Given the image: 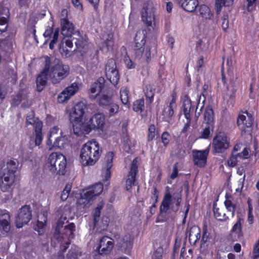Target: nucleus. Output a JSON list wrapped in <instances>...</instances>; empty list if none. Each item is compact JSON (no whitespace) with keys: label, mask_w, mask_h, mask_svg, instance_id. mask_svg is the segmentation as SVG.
Here are the masks:
<instances>
[{"label":"nucleus","mask_w":259,"mask_h":259,"mask_svg":"<svg viewBox=\"0 0 259 259\" xmlns=\"http://www.w3.org/2000/svg\"><path fill=\"white\" fill-rule=\"evenodd\" d=\"M61 33L65 37H69L72 34L77 35L74 42L80 54L79 58L85 64L88 70H94L98 64V51L94 45L89 42L88 39L81 36L79 31L74 33V25L69 20H63L61 23Z\"/></svg>","instance_id":"1"},{"label":"nucleus","mask_w":259,"mask_h":259,"mask_svg":"<svg viewBox=\"0 0 259 259\" xmlns=\"http://www.w3.org/2000/svg\"><path fill=\"white\" fill-rule=\"evenodd\" d=\"M70 212L69 209L63 210V213L57 223L55 232L54 235V239H56L61 244V248L65 250L70 244V240L74 237V232L75 226L73 223H70L68 225H63L67 222L66 215Z\"/></svg>","instance_id":"2"},{"label":"nucleus","mask_w":259,"mask_h":259,"mask_svg":"<svg viewBox=\"0 0 259 259\" xmlns=\"http://www.w3.org/2000/svg\"><path fill=\"white\" fill-rule=\"evenodd\" d=\"M18 166L16 159H8L3 161L0 169V189L3 192L9 191L13 186Z\"/></svg>","instance_id":"3"},{"label":"nucleus","mask_w":259,"mask_h":259,"mask_svg":"<svg viewBox=\"0 0 259 259\" xmlns=\"http://www.w3.org/2000/svg\"><path fill=\"white\" fill-rule=\"evenodd\" d=\"M102 153V148L97 141H89L80 149L79 161L83 166H93L99 160Z\"/></svg>","instance_id":"4"},{"label":"nucleus","mask_w":259,"mask_h":259,"mask_svg":"<svg viewBox=\"0 0 259 259\" xmlns=\"http://www.w3.org/2000/svg\"><path fill=\"white\" fill-rule=\"evenodd\" d=\"M85 104L82 102H78L70 111V120L73 124V132L77 136L81 135V130L85 123L83 121Z\"/></svg>","instance_id":"5"},{"label":"nucleus","mask_w":259,"mask_h":259,"mask_svg":"<svg viewBox=\"0 0 259 259\" xmlns=\"http://www.w3.org/2000/svg\"><path fill=\"white\" fill-rule=\"evenodd\" d=\"M47 70L49 77L54 84L59 83L69 74V69L68 66L62 64L59 60L53 62H48Z\"/></svg>","instance_id":"6"},{"label":"nucleus","mask_w":259,"mask_h":259,"mask_svg":"<svg viewBox=\"0 0 259 259\" xmlns=\"http://www.w3.org/2000/svg\"><path fill=\"white\" fill-rule=\"evenodd\" d=\"M66 166L65 157L63 154L57 152L50 154L45 163L46 169L53 174L64 175Z\"/></svg>","instance_id":"7"},{"label":"nucleus","mask_w":259,"mask_h":259,"mask_svg":"<svg viewBox=\"0 0 259 259\" xmlns=\"http://www.w3.org/2000/svg\"><path fill=\"white\" fill-rule=\"evenodd\" d=\"M146 34L144 30H140L136 33L135 38L134 51L135 57L137 59L142 58L148 61L151 59L150 49L149 47H144L146 43Z\"/></svg>","instance_id":"8"},{"label":"nucleus","mask_w":259,"mask_h":259,"mask_svg":"<svg viewBox=\"0 0 259 259\" xmlns=\"http://www.w3.org/2000/svg\"><path fill=\"white\" fill-rule=\"evenodd\" d=\"M103 190V185L100 183L83 190L79 194V197L77 198V207L78 208H84L93 200L94 197L100 195Z\"/></svg>","instance_id":"9"},{"label":"nucleus","mask_w":259,"mask_h":259,"mask_svg":"<svg viewBox=\"0 0 259 259\" xmlns=\"http://www.w3.org/2000/svg\"><path fill=\"white\" fill-rule=\"evenodd\" d=\"M170 190L168 186L165 188V192L160 207L161 212H166L172 203L175 204L176 211L179 209L182 200V190L178 189L175 192L171 191Z\"/></svg>","instance_id":"10"},{"label":"nucleus","mask_w":259,"mask_h":259,"mask_svg":"<svg viewBox=\"0 0 259 259\" xmlns=\"http://www.w3.org/2000/svg\"><path fill=\"white\" fill-rule=\"evenodd\" d=\"M104 125V115L101 113L95 114L88 121L84 123L81 130V135L88 134L92 130L95 129L103 131Z\"/></svg>","instance_id":"11"},{"label":"nucleus","mask_w":259,"mask_h":259,"mask_svg":"<svg viewBox=\"0 0 259 259\" xmlns=\"http://www.w3.org/2000/svg\"><path fill=\"white\" fill-rule=\"evenodd\" d=\"M155 6L151 1L145 2L141 11L142 20L147 26H152L155 21Z\"/></svg>","instance_id":"12"},{"label":"nucleus","mask_w":259,"mask_h":259,"mask_svg":"<svg viewBox=\"0 0 259 259\" xmlns=\"http://www.w3.org/2000/svg\"><path fill=\"white\" fill-rule=\"evenodd\" d=\"M212 145L216 152L222 153L229 147L230 140L226 133L219 132L214 137Z\"/></svg>","instance_id":"13"},{"label":"nucleus","mask_w":259,"mask_h":259,"mask_svg":"<svg viewBox=\"0 0 259 259\" xmlns=\"http://www.w3.org/2000/svg\"><path fill=\"white\" fill-rule=\"evenodd\" d=\"M105 73L107 78L112 84L116 85L118 82L119 75L114 60L111 59L107 61L105 66Z\"/></svg>","instance_id":"14"},{"label":"nucleus","mask_w":259,"mask_h":259,"mask_svg":"<svg viewBox=\"0 0 259 259\" xmlns=\"http://www.w3.org/2000/svg\"><path fill=\"white\" fill-rule=\"evenodd\" d=\"M31 211L30 206L24 205L20 208L18 214L16 217V224L18 228H22L24 225L27 224L31 219Z\"/></svg>","instance_id":"15"},{"label":"nucleus","mask_w":259,"mask_h":259,"mask_svg":"<svg viewBox=\"0 0 259 259\" xmlns=\"http://www.w3.org/2000/svg\"><path fill=\"white\" fill-rule=\"evenodd\" d=\"M9 212L6 209L0 210V236L8 235L11 229Z\"/></svg>","instance_id":"16"},{"label":"nucleus","mask_w":259,"mask_h":259,"mask_svg":"<svg viewBox=\"0 0 259 259\" xmlns=\"http://www.w3.org/2000/svg\"><path fill=\"white\" fill-rule=\"evenodd\" d=\"M79 90L78 83L73 82L66 87L58 96V102L64 103L74 95Z\"/></svg>","instance_id":"17"},{"label":"nucleus","mask_w":259,"mask_h":259,"mask_svg":"<svg viewBox=\"0 0 259 259\" xmlns=\"http://www.w3.org/2000/svg\"><path fill=\"white\" fill-rule=\"evenodd\" d=\"M113 245V239L105 236L100 239L99 243L96 248V251L100 254H107L112 250Z\"/></svg>","instance_id":"18"},{"label":"nucleus","mask_w":259,"mask_h":259,"mask_svg":"<svg viewBox=\"0 0 259 259\" xmlns=\"http://www.w3.org/2000/svg\"><path fill=\"white\" fill-rule=\"evenodd\" d=\"M253 119L251 113L247 111L240 112L237 118V125L239 128L245 131L246 128L250 127Z\"/></svg>","instance_id":"19"},{"label":"nucleus","mask_w":259,"mask_h":259,"mask_svg":"<svg viewBox=\"0 0 259 259\" xmlns=\"http://www.w3.org/2000/svg\"><path fill=\"white\" fill-rule=\"evenodd\" d=\"M113 157L114 153L112 152H109L106 154L104 158L102 176L105 181H108L110 178V169L112 166Z\"/></svg>","instance_id":"20"},{"label":"nucleus","mask_w":259,"mask_h":259,"mask_svg":"<svg viewBox=\"0 0 259 259\" xmlns=\"http://www.w3.org/2000/svg\"><path fill=\"white\" fill-rule=\"evenodd\" d=\"M209 151L208 148L203 150H193L192 154L194 164L199 167L204 166L206 163Z\"/></svg>","instance_id":"21"},{"label":"nucleus","mask_w":259,"mask_h":259,"mask_svg":"<svg viewBox=\"0 0 259 259\" xmlns=\"http://www.w3.org/2000/svg\"><path fill=\"white\" fill-rule=\"evenodd\" d=\"M134 235L132 232L124 234L118 241L119 247L124 251H130L133 244Z\"/></svg>","instance_id":"22"},{"label":"nucleus","mask_w":259,"mask_h":259,"mask_svg":"<svg viewBox=\"0 0 259 259\" xmlns=\"http://www.w3.org/2000/svg\"><path fill=\"white\" fill-rule=\"evenodd\" d=\"M105 79L103 77H99L96 81L91 85L89 90L90 97L92 99H95L101 92L104 88Z\"/></svg>","instance_id":"23"},{"label":"nucleus","mask_w":259,"mask_h":259,"mask_svg":"<svg viewBox=\"0 0 259 259\" xmlns=\"http://www.w3.org/2000/svg\"><path fill=\"white\" fill-rule=\"evenodd\" d=\"M137 162V158H135L132 162L131 170L125 182V188L127 191L130 190L132 186L135 184V177L138 168Z\"/></svg>","instance_id":"24"},{"label":"nucleus","mask_w":259,"mask_h":259,"mask_svg":"<svg viewBox=\"0 0 259 259\" xmlns=\"http://www.w3.org/2000/svg\"><path fill=\"white\" fill-rule=\"evenodd\" d=\"M45 67L41 73L38 76L36 79L37 90L38 92L41 91L46 86L48 77H49V74L47 70V67L48 62H50V58L48 56H46L45 57Z\"/></svg>","instance_id":"25"},{"label":"nucleus","mask_w":259,"mask_h":259,"mask_svg":"<svg viewBox=\"0 0 259 259\" xmlns=\"http://www.w3.org/2000/svg\"><path fill=\"white\" fill-rule=\"evenodd\" d=\"M10 15L9 10L0 5V32L6 31L8 27V19Z\"/></svg>","instance_id":"26"},{"label":"nucleus","mask_w":259,"mask_h":259,"mask_svg":"<svg viewBox=\"0 0 259 259\" xmlns=\"http://www.w3.org/2000/svg\"><path fill=\"white\" fill-rule=\"evenodd\" d=\"M48 211L47 210L42 211L38 215V220L37 224L35 227V230L37 231L39 235L44 233L47 221Z\"/></svg>","instance_id":"27"},{"label":"nucleus","mask_w":259,"mask_h":259,"mask_svg":"<svg viewBox=\"0 0 259 259\" xmlns=\"http://www.w3.org/2000/svg\"><path fill=\"white\" fill-rule=\"evenodd\" d=\"M43 139L42 134V128H40V124H37L36 130H34V137L30 138L29 144L30 148L33 149V144L34 143L35 146H39L41 145Z\"/></svg>","instance_id":"28"},{"label":"nucleus","mask_w":259,"mask_h":259,"mask_svg":"<svg viewBox=\"0 0 259 259\" xmlns=\"http://www.w3.org/2000/svg\"><path fill=\"white\" fill-rule=\"evenodd\" d=\"M201 230L197 226H192L189 231V240L191 244L195 245L200 239Z\"/></svg>","instance_id":"29"},{"label":"nucleus","mask_w":259,"mask_h":259,"mask_svg":"<svg viewBox=\"0 0 259 259\" xmlns=\"http://www.w3.org/2000/svg\"><path fill=\"white\" fill-rule=\"evenodd\" d=\"M198 5V0H181L182 7L187 12H194Z\"/></svg>","instance_id":"30"},{"label":"nucleus","mask_w":259,"mask_h":259,"mask_svg":"<svg viewBox=\"0 0 259 259\" xmlns=\"http://www.w3.org/2000/svg\"><path fill=\"white\" fill-rule=\"evenodd\" d=\"M114 46V41L112 35H108L105 41L100 46L101 50L104 53L112 50Z\"/></svg>","instance_id":"31"},{"label":"nucleus","mask_w":259,"mask_h":259,"mask_svg":"<svg viewBox=\"0 0 259 259\" xmlns=\"http://www.w3.org/2000/svg\"><path fill=\"white\" fill-rule=\"evenodd\" d=\"M203 123L214 125V113L213 110L211 108L209 107H207L206 108L203 114Z\"/></svg>","instance_id":"32"},{"label":"nucleus","mask_w":259,"mask_h":259,"mask_svg":"<svg viewBox=\"0 0 259 259\" xmlns=\"http://www.w3.org/2000/svg\"><path fill=\"white\" fill-rule=\"evenodd\" d=\"M202 127L199 138L206 139L209 137L211 132L213 131L214 125L203 123Z\"/></svg>","instance_id":"33"},{"label":"nucleus","mask_w":259,"mask_h":259,"mask_svg":"<svg viewBox=\"0 0 259 259\" xmlns=\"http://www.w3.org/2000/svg\"><path fill=\"white\" fill-rule=\"evenodd\" d=\"M40 124V128L42 127V123L38 118L34 117L33 113L27 115L26 117V125L28 127L29 125H32L34 130H36L37 124Z\"/></svg>","instance_id":"34"},{"label":"nucleus","mask_w":259,"mask_h":259,"mask_svg":"<svg viewBox=\"0 0 259 259\" xmlns=\"http://www.w3.org/2000/svg\"><path fill=\"white\" fill-rule=\"evenodd\" d=\"M191 102L187 97L185 98L183 100L182 111L186 119H189L191 117L190 112L191 111Z\"/></svg>","instance_id":"35"},{"label":"nucleus","mask_w":259,"mask_h":259,"mask_svg":"<svg viewBox=\"0 0 259 259\" xmlns=\"http://www.w3.org/2000/svg\"><path fill=\"white\" fill-rule=\"evenodd\" d=\"M104 205V202L103 200L101 201L97 204V206L94 209L93 211V215L94 218V226H96L97 223L99 220V218L101 214V210L103 208Z\"/></svg>","instance_id":"36"},{"label":"nucleus","mask_w":259,"mask_h":259,"mask_svg":"<svg viewBox=\"0 0 259 259\" xmlns=\"http://www.w3.org/2000/svg\"><path fill=\"white\" fill-rule=\"evenodd\" d=\"M199 15L205 19H211L213 16L210 9L206 5H201L199 9Z\"/></svg>","instance_id":"37"},{"label":"nucleus","mask_w":259,"mask_h":259,"mask_svg":"<svg viewBox=\"0 0 259 259\" xmlns=\"http://www.w3.org/2000/svg\"><path fill=\"white\" fill-rule=\"evenodd\" d=\"M224 204L228 211L230 212L232 217H233L236 208V204L231 200V198H227Z\"/></svg>","instance_id":"38"},{"label":"nucleus","mask_w":259,"mask_h":259,"mask_svg":"<svg viewBox=\"0 0 259 259\" xmlns=\"http://www.w3.org/2000/svg\"><path fill=\"white\" fill-rule=\"evenodd\" d=\"M112 102V95L110 94H103L100 96L99 100V104L102 106L110 105Z\"/></svg>","instance_id":"39"},{"label":"nucleus","mask_w":259,"mask_h":259,"mask_svg":"<svg viewBox=\"0 0 259 259\" xmlns=\"http://www.w3.org/2000/svg\"><path fill=\"white\" fill-rule=\"evenodd\" d=\"M144 92L147 99H149V101L151 103L154 96L155 90L153 87L150 84L147 85L144 88Z\"/></svg>","instance_id":"40"},{"label":"nucleus","mask_w":259,"mask_h":259,"mask_svg":"<svg viewBox=\"0 0 259 259\" xmlns=\"http://www.w3.org/2000/svg\"><path fill=\"white\" fill-rule=\"evenodd\" d=\"M67 145V138L65 136H60L56 138L55 146L56 148L62 149Z\"/></svg>","instance_id":"41"},{"label":"nucleus","mask_w":259,"mask_h":259,"mask_svg":"<svg viewBox=\"0 0 259 259\" xmlns=\"http://www.w3.org/2000/svg\"><path fill=\"white\" fill-rule=\"evenodd\" d=\"M243 220L241 219L240 218H239L237 222L234 225L232 231V232L236 234L238 237L241 236L242 235L241 230H242V223L241 221Z\"/></svg>","instance_id":"42"},{"label":"nucleus","mask_w":259,"mask_h":259,"mask_svg":"<svg viewBox=\"0 0 259 259\" xmlns=\"http://www.w3.org/2000/svg\"><path fill=\"white\" fill-rule=\"evenodd\" d=\"M120 99L122 103L127 105L128 102V90L125 87H122L120 89Z\"/></svg>","instance_id":"43"},{"label":"nucleus","mask_w":259,"mask_h":259,"mask_svg":"<svg viewBox=\"0 0 259 259\" xmlns=\"http://www.w3.org/2000/svg\"><path fill=\"white\" fill-rule=\"evenodd\" d=\"M213 212L215 218L218 220L226 221L228 218L226 214L219 208L214 207Z\"/></svg>","instance_id":"44"},{"label":"nucleus","mask_w":259,"mask_h":259,"mask_svg":"<svg viewBox=\"0 0 259 259\" xmlns=\"http://www.w3.org/2000/svg\"><path fill=\"white\" fill-rule=\"evenodd\" d=\"M144 107V100L143 99H141L136 100L133 104V110L135 112H141Z\"/></svg>","instance_id":"45"},{"label":"nucleus","mask_w":259,"mask_h":259,"mask_svg":"<svg viewBox=\"0 0 259 259\" xmlns=\"http://www.w3.org/2000/svg\"><path fill=\"white\" fill-rule=\"evenodd\" d=\"M233 4V0H217L215 4L217 7V11H221L223 6L229 7Z\"/></svg>","instance_id":"46"},{"label":"nucleus","mask_w":259,"mask_h":259,"mask_svg":"<svg viewBox=\"0 0 259 259\" xmlns=\"http://www.w3.org/2000/svg\"><path fill=\"white\" fill-rule=\"evenodd\" d=\"M72 186L70 184H67L61 195V199L65 201L68 197L69 193L71 190Z\"/></svg>","instance_id":"47"},{"label":"nucleus","mask_w":259,"mask_h":259,"mask_svg":"<svg viewBox=\"0 0 259 259\" xmlns=\"http://www.w3.org/2000/svg\"><path fill=\"white\" fill-rule=\"evenodd\" d=\"M155 127L154 124H151L148 128L147 140L149 142L152 141L156 136Z\"/></svg>","instance_id":"48"},{"label":"nucleus","mask_w":259,"mask_h":259,"mask_svg":"<svg viewBox=\"0 0 259 259\" xmlns=\"http://www.w3.org/2000/svg\"><path fill=\"white\" fill-rule=\"evenodd\" d=\"M60 52L61 55L65 57H70L72 54V51L67 49H65L64 46V40H62L60 46Z\"/></svg>","instance_id":"49"},{"label":"nucleus","mask_w":259,"mask_h":259,"mask_svg":"<svg viewBox=\"0 0 259 259\" xmlns=\"http://www.w3.org/2000/svg\"><path fill=\"white\" fill-rule=\"evenodd\" d=\"M124 63L127 68L128 69H134L136 67V63H135L128 56H126L124 58Z\"/></svg>","instance_id":"50"},{"label":"nucleus","mask_w":259,"mask_h":259,"mask_svg":"<svg viewBox=\"0 0 259 259\" xmlns=\"http://www.w3.org/2000/svg\"><path fill=\"white\" fill-rule=\"evenodd\" d=\"M109 106V115L112 116L116 114L119 110V106L117 104L113 102Z\"/></svg>","instance_id":"51"},{"label":"nucleus","mask_w":259,"mask_h":259,"mask_svg":"<svg viewBox=\"0 0 259 259\" xmlns=\"http://www.w3.org/2000/svg\"><path fill=\"white\" fill-rule=\"evenodd\" d=\"M170 139V135L167 132H164L161 136L162 142L164 146H166L169 143Z\"/></svg>","instance_id":"52"},{"label":"nucleus","mask_w":259,"mask_h":259,"mask_svg":"<svg viewBox=\"0 0 259 259\" xmlns=\"http://www.w3.org/2000/svg\"><path fill=\"white\" fill-rule=\"evenodd\" d=\"M197 47H199L201 49L205 50L208 48V41L206 39L204 40L200 39L197 41Z\"/></svg>","instance_id":"53"},{"label":"nucleus","mask_w":259,"mask_h":259,"mask_svg":"<svg viewBox=\"0 0 259 259\" xmlns=\"http://www.w3.org/2000/svg\"><path fill=\"white\" fill-rule=\"evenodd\" d=\"M174 108H175L174 107L168 106L167 107L165 108L163 111V114L169 118L171 117L174 115Z\"/></svg>","instance_id":"54"},{"label":"nucleus","mask_w":259,"mask_h":259,"mask_svg":"<svg viewBox=\"0 0 259 259\" xmlns=\"http://www.w3.org/2000/svg\"><path fill=\"white\" fill-rule=\"evenodd\" d=\"M247 4V10L248 11H252L258 3V0H246Z\"/></svg>","instance_id":"55"},{"label":"nucleus","mask_w":259,"mask_h":259,"mask_svg":"<svg viewBox=\"0 0 259 259\" xmlns=\"http://www.w3.org/2000/svg\"><path fill=\"white\" fill-rule=\"evenodd\" d=\"M229 22L228 16H224L222 18V27L224 31H226L229 27Z\"/></svg>","instance_id":"56"},{"label":"nucleus","mask_w":259,"mask_h":259,"mask_svg":"<svg viewBox=\"0 0 259 259\" xmlns=\"http://www.w3.org/2000/svg\"><path fill=\"white\" fill-rule=\"evenodd\" d=\"M249 154V149L247 148H244L243 150L240 153L237 154V157L242 158L246 159L248 157Z\"/></svg>","instance_id":"57"},{"label":"nucleus","mask_w":259,"mask_h":259,"mask_svg":"<svg viewBox=\"0 0 259 259\" xmlns=\"http://www.w3.org/2000/svg\"><path fill=\"white\" fill-rule=\"evenodd\" d=\"M61 23L63 20H68V11L66 9L62 10L60 15Z\"/></svg>","instance_id":"58"},{"label":"nucleus","mask_w":259,"mask_h":259,"mask_svg":"<svg viewBox=\"0 0 259 259\" xmlns=\"http://www.w3.org/2000/svg\"><path fill=\"white\" fill-rule=\"evenodd\" d=\"M237 157H238L237 155L235 156L234 152L232 156L228 161V164L231 166H234L237 163Z\"/></svg>","instance_id":"59"},{"label":"nucleus","mask_w":259,"mask_h":259,"mask_svg":"<svg viewBox=\"0 0 259 259\" xmlns=\"http://www.w3.org/2000/svg\"><path fill=\"white\" fill-rule=\"evenodd\" d=\"M59 131V127L57 126H54L50 129L48 136H49L50 137H53L58 134Z\"/></svg>","instance_id":"60"},{"label":"nucleus","mask_w":259,"mask_h":259,"mask_svg":"<svg viewBox=\"0 0 259 259\" xmlns=\"http://www.w3.org/2000/svg\"><path fill=\"white\" fill-rule=\"evenodd\" d=\"M152 259H162V249H158L155 251L152 255Z\"/></svg>","instance_id":"61"},{"label":"nucleus","mask_w":259,"mask_h":259,"mask_svg":"<svg viewBox=\"0 0 259 259\" xmlns=\"http://www.w3.org/2000/svg\"><path fill=\"white\" fill-rule=\"evenodd\" d=\"M110 219L108 217H104L102 218V223L103 224V225L102 226V230H106L107 226L109 225Z\"/></svg>","instance_id":"62"},{"label":"nucleus","mask_w":259,"mask_h":259,"mask_svg":"<svg viewBox=\"0 0 259 259\" xmlns=\"http://www.w3.org/2000/svg\"><path fill=\"white\" fill-rule=\"evenodd\" d=\"M51 138L52 137H50V136H48V140H47L46 143L47 146L50 150H53V149H56V147L55 146V142L53 143H52Z\"/></svg>","instance_id":"63"},{"label":"nucleus","mask_w":259,"mask_h":259,"mask_svg":"<svg viewBox=\"0 0 259 259\" xmlns=\"http://www.w3.org/2000/svg\"><path fill=\"white\" fill-rule=\"evenodd\" d=\"M62 40H64V44L69 49H72L73 46L72 40H70L69 38H64Z\"/></svg>","instance_id":"64"}]
</instances>
